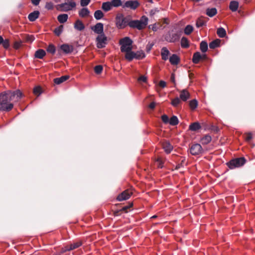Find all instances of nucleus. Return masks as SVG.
Listing matches in <instances>:
<instances>
[{
  "label": "nucleus",
  "instance_id": "nucleus-1",
  "mask_svg": "<svg viewBox=\"0 0 255 255\" xmlns=\"http://www.w3.org/2000/svg\"><path fill=\"white\" fill-rule=\"evenodd\" d=\"M181 33L182 30L174 26L164 35V38L168 42L175 43L179 40Z\"/></svg>",
  "mask_w": 255,
  "mask_h": 255
},
{
  "label": "nucleus",
  "instance_id": "nucleus-2",
  "mask_svg": "<svg viewBox=\"0 0 255 255\" xmlns=\"http://www.w3.org/2000/svg\"><path fill=\"white\" fill-rule=\"evenodd\" d=\"M13 107L5 92L0 94V111H9Z\"/></svg>",
  "mask_w": 255,
  "mask_h": 255
},
{
  "label": "nucleus",
  "instance_id": "nucleus-3",
  "mask_svg": "<svg viewBox=\"0 0 255 255\" xmlns=\"http://www.w3.org/2000/svg\"><path fill=\"white\" fill-rule=\"evenodd\" d=\"M148 21V18L146 16L143 15L139 20H130L129 26L131 28H136L138 30H142L147 26Z\"/></svg>",
  "mask_w": 255,
  "mask_h": 255
},
{
  "label": "nucleus",
  "instance_id": "nucleus-4",
  "mask_svg": "<svg viewBox=\"0 0 255 255\" xmlns=\"http://www.w3.org/2000/svg\"><path fill=\"white\" fill-rule=\"evenodd\" d=\"M246 162V159L245 158L242 157L231 160L229 162L227 163V165L230 169H233L243 166Z\"/></svg>",
  "mask_w": 255,
  "mask_h": 255
},
{
  "label": "nucleus",
  "instance_id": "nucleus-5",
  "mask_svg": "<svg viewBox=\"0 0 255 255\" xmlns=\"http://www.w3.org/2000/svg\"><path fill=\"white\" fill-rule=\"evenodd\" d=\"M132 40L128 37H125L121 39L120 41L121 51L126 52L132 50Z\"/></svg>",
  "mask_w": 255,
  "mask_h": 255
},
{
  "label": "nucleus",
  "instance_id": "nucleus-6",
  "mask_svg": "<svg viewBox=\"0 0 255 255\" xmlns=\"http://www.w3.org/2000/svg\"><path fill=\"white\" fill-rule=\"evenodd\" d=\"M130 21L129 17H125L123 14H119L116 17V25L119 28H124L127 25L129 26Z\"/></svg>",
  "mask_w": 255,
  "mask_h": 255
},
{
  "label": "nucleus",
  "instance_id": "nucleus-7",
  "mask_svg": "<svg viewBox=\"0 0 255 255\" xmlns=\"http://www.w3.org/2000/svg\"><path fill=\"white\" fill-rule=\"evenodd\" d=\"M5 93L10 102H17L23 96L22 92L19 90L14 91H8Z\"/></svg>",
  "mask_w": 255,
  "mask_h": 255
},
{
  "label": "nucleus",
  "instance_id": "nucleus-8",
  "mask_svg": "<svg viewBox=\"0 0 255 255\" xmlns=\"http://www.w3.org/2000/svg\"><path fill=\"white\" fill-rule=\"evenodd\" d=\"M108 38L105 33L98 35L96 38V45L98 48H104L107 44Z\"/></svg>",
  "mask_w": 255,
  "mask_h": 255
},
{
  "label": "nucleus",
  "instance_id": "nucleus-9",
  "mask_svg": "<svg viewBox=\"0 0 255 255\" xmlns=\"http://www.w3.org/2000/svg\"><path fill=\"white\" fill-rule=\"evenodd\" d=\"M139 5V2L137 0L124 1L123 8H128L131 10H135Z\"/></svg>",
  "mask_w": 255,
  "mask_h": 255
},
{
  "label": "nucleus",
  "instance_id": "nucleus-10",
  "mask_svg": "<svg viewBox=\"0 0 255 255\" xmlns=\"http://www.w3.org/2000/svg\"><path fill=\"white\" fill-rule=\"evenodd\" d=\"M76 4L74 1H70L69 2H64L59 4L57 5L58 9H60L62 11H68L76 7Z\"/></svg>",
  "mask_w": 255,
  "mask_h": 255
},
{
  "label": "nucleus",
  "instance_id": "nucleus-11",
  "mask_svg": "<svg viewBox=\"0 0 255 255\" xmlns=\"http://www.w3.org/2000/svg\"><path fill=\"white\" fill-rule=\"evenodd\" d=\"M91 29L95 33L98 35L104 33V24L102 23L98 22L95 25L91 26Z\"/></svg>",
  "mask_w": 255,
  "mask_h": 255
},
{
  "label": "nucleus",
  "instance_id": "nucleus-12",
  "mask_svg": "<svg viewBox=\"0 0 255 255\" xmlns=\"http://www.w3.org/2000/svg\"><path fill=\"white\" fill-rule=\"evenodd\" d=\"M202 147L200 144L195 143L193 144L190 147V153L192 155H198L202 152Z\"/></svg>",
  "mask_w": 255,
  "mask_h": 255
},
{
  "label": "nucleus",
  "instance_id": "nucleus-13",
  "mask_svg": "<svg viewBox=\"0 0 255 255\" xmlns=\"http://www.w3.org/2000/svg\"><path fill=\"white\" fill-rule=\"evenodd\" d=\"M61 49L65 53L69 54L73 51V47L67 44H63L61 45Z\"/></svg>",
  "mask_w": 255,
  "mask_h": 255
},
{
  "label": "nucleus",
  "instance_id": "nucleus-14",
  "mask_svg": "<svg viewBox=\"0 0 255 255\" xmlns=\"http://www.w3.org/2000/svg\"><path fill=\"white\" fill-rule=\"evenodd\" d=\"M130 196V194L128 191H125L119 195L117 199L119 201H122L129 199Z\"/></svg>",
  "mask_w": 255,
  "mask_h": 255
},
{
  "label": "nucleus",
  "instance_id": "nucleus-15",
  "mask_svg": "<svg viewBox=\"0 0 255 255\" xmlns=\"http://www.w3.org/2000/svg\"><path fill=\"white\" fill-rule=\"evenodd\" d=\"M190 98L189 93L186 90L184 89L180 91L179 99L183 101H186Z\"/></svg>",
  "mask_w": 255,
  "mask_h": 255
},
{
  "label": "nucleus",
  "instance_id": "nucleus-16",
  "mask_svg": "<svg viewBox=\"0 0 255 255\" xmlns=\"http://www.w3.org/2000/svg\"><path fill=\"white\" fill-rule=\"evenodd\" d=\"M39 11L35 10L30 13L28 16V18L30 21H34L39 16Z\"/></svg>",
  "mask_w": 255,
  "mask_h": 255
},
{
  "label": "nucleus",
  "instance_id": "nucleus-17",
  "mask_svg": "<svg viewBox=\"0 0 255 255\" xmlns=\"http://www.w3.org/2000/svg\"><path fill=\"white\" fill-rule=\"evenodd\" d=\"M74 26L75 29L79 31H82L85 29V27L82 21L79 19L76 21Z\"/></svg>",
  "mask_w": 255,
  "mask_h": 255
},
{
  "label": "nucleus",
  "instance_id": "nucleus-18",
  "mask_svg": "<svg viewBox=\"0 0 255 255\" xmlns=\"http://www.w3.org/2000/svg\"><path fill=\"white\" fill-rule=\"evenodd\" d=\"M202 59V56L199 52H196L194 53L192 58V61L195 64L199 63L200 60Z\"/></svg>",
  "mask_w": 255,
  "mask_h": 255
},
{
  "label": "nucleus",
  "instance_id": "nucleus-19",
  "mask_svg": "<svg viewBox=\"0 0 255 255\" xmlns=\"http://www.w3.org/2000/svg\"><path fill=\"white\" fill-rule=\"evenodd\" d=\"M102 9L105 12L111 10L112 9V6L110 1L103 2Z\"/></svg>",
  "mask_w": 255,
  "mask_h": 255
},
{
  "label": "nucleus",
  "instance_id": "nucleus-20",
  "mask_svg": "<svg viewBox=\"0 0 255 255\" xmlns=\"http://www.w3.org/2000/svg\"><path fill=\"white\" fill-rule=\"evenodd\" d=\"M69 78V76L64 75L59 78H56L54 79V83L56 84H60L63 82L66 81Z\"/></svg>",
  "mask_w": 255,
  "mask_h": 255
},
{
  "label": "nucleus",
  "instance_id": "nucleus-21",
  "mask_svg": "<svg viewBox=\"0 0 255 255\" xmlns=\"http://www.w3.org/2000/svg\"><path fill=\"white\" fill-rule=\"evenodd\" d=\"M163 148L167 153H169L172 150L173 146L168 141H166L163 143Z\"/></svg>",
  "mask_w": 255,
  "mask_h": 255
},
{
  "label": "nucleus",
  "instance_id": "nucleus-22",
  "mask_svg": "<svg viewBox=\"0 0 255 255\" xmlns=\"http://www.w3.org/2000/svg\"><path fill=\"white\" fill-rule=\"evenodd\" d=\"M169 51L167 49V48L165 47H163L161 49V55L162 56V59L164 60H166L168 58V55L169 54Z\"/></svg>",
  "mask_w": 255,
  "mask_h": 255
},
{
  "label": "nucleus",
  "instance_id": "nucleus-23",
  "mask_svg": "<svg viewBox=\"0 0 255 255\" xmlns=\"http://www.w3.org/2000/svg\"><path fill=\"white\" fill-rule=\"evenodd\" d=\"M169 61L172 65H177L179 62V58L176 54H173L170 57Z\"/></svg>",
  "mask_w": 255,
  "mask_h": 255
},
{
  "label": "nucleus",
  "instance_id": "nucleus-24",
  "mask_svg": "<svg viewBox=\"0 0 255 255\" xmlns=\"http://www.w3.org/2000/svg\"><path fill=\"white\" fill-rule=\"evenodd\" d=\"M45 55V51L43 49H39L35 51L34 56L37 58L42 59Z\"/></svg>",
  "mask_w": 255,
  "mask_h": 255
},
{
  "label": "nucleus",
  "instance_id": "nucleus-25",
  "mask_svg": "<svg viewBox=\"0 0 255 255\" xmlns=\"http://www.w3.org/2000/svg\"><path fill=\"white\" fill-rule=\"evenodd\" d=\"M239 7V2L236 0H232L230 2L229 8L232 11H236Z\"/></svg>",
  "mask_w": 255,
  "mask_h": 255
},
{
  "label": "nucleus",
  "instance_id": "nucleus-26",
  "mask_svg": "<svg viewBox=\"0 0 255 255\" xmlns=\"http://www.w3.org/2000/svg\"><path fill=\"white\" fill-rule=\"evenodd\" d=\"M125 58L128 60L130 61L135 57L134 52L132 51V50L130 51H127L126 52Z\"/></svg>",
  "mask_w": 255,
  "mask_h": 255
},
{
  "label": "nucleus",
  "instance_id": "nucleus-27",
  "mask_svg": "<svg viewBox=\"0 0 255 255\" xmlns=\"http://www.w3.org/2000/svg\"><path fill=\"white\" fill-rule=\"evenodd\" d=\"M217 34L220 38L225 37L227 35L226 31L223 27H219L217 29Z\"/></svg>",
  "mask_w": 255,
  "mask_h": 255
},
{
  "label": "nucleus",
  "instance_id": "nucleus-28",
  "mask_svg": "<svg viewBox=\"0 0 255 255\" xmlns=\"http://www.w3.org/2000/svg\"><path fill=\"white\" fill-rule=\"evenodd\" d=\"M112 8L113 7H118L120 6L123 7L124 1L122 0H111L110 1Z\"/></svg>",
  "mask_w": 255,
  "mask_h": 255
},
{
  "label": "nucleus",
  "instance_id": "nucleus-29",
  "mask_svg": "<svg viewBox=\"0 0 255 255\" xmlns=\"http://www.w3.org/2000/svg\"><path fill=\"white\" fill-rule=\"evenodd\" d=\"M90 13V11L88 8L83 7L79 11V14L81 17H84L87 16Z\"/></svg>",
  "mask_w": 255,
  "mask_h": 255
},
{
  "label": "nucleus",
  "instance_id": "nucleus-30",
  "mask_svg": "<svg viewBox=\"0 0 255 255\" xmlns=\"http://www.w3.org/2000/svg\"><path fill=\"white\" fill-rule=\"evenodd\" d=\"M217 12V9L215 7H212V8H208L207 9H206V14L212 17L213 16H214Z\"/></svg>",
  "mask_w": 255,
  "mask_h": 255
},
{
  "label": "nucleus",
  "instance_id": "nucleus-31",
  "mask_svg": "<svg viewBox=\"0 0 255 255\" xmlns=\"http://www.w3.org/2000/svg\"><path fill=\"white\" fill-rule=\"evenodd\" d=\"M68 18V15L67 14H59L57 17V19L58 21L61 23H63L67 21Z\"/></svg>",
  "mask_w": 255,
  "mask_h": 255
},
{
  "label": "nucleus",
  "instance_id": "nucleus-32",
  "mask_svg": "<svg viewBox=\"0 0 255 255\" xmlns=\"http://www.w3.org/2000/svg\"><path fill=\"white\" fill-rule=\"evenodd\" d=\"M221 40L219 39H216L209 43V47L211 49H215L220 46Z\"/></svg>",
  "mask_w": 255,
  "mask_h": 255
},
{
  "label": "nucleus",
  "instance_id": "nucleus-33",
  "mask_svg": "<svg viewBox=\"0 0 255 255\" xmlns=\"http://www.w3.org/2000/svg\"><path fill=\"white\" fill-rule=\"evenodd\" d=\"M200 128L201 126L198 122L193 123L191 124L189 126V129L192 131H196Z\"/></svg>",
  "mask_w": 255,
  "mask_h": 255
},
{
  "label": "nucleus",
  "instance_id": "nucleus-34",
  "mask_svg": "<svg viewBox=\"0 0 255 255\" xmlns=\"http://www.w3.org/2000/svg\"><path fill=\"white\" fill-rule=\"evenodd\" d=\"M104 15V13L101 10H96L94 14V17L97 20H100L102 19Z\"/></svg>",
  "mask_w": 255,
  "mask_h": 255
},
{
  "label": "nucleus",
  "instance_id": "nucleus-35",
  "mask_svg": "<svg viewBox=\"0 0 255 255\" xmlns=\"http://www.w3.org/2000/svg\"><path fill=\"white\" fill-rule=\"evenodd\" d=\"M82 245V243L81 241H77L76 242H74L69 245L70 250H71L72 251V250H75L76 249H77L79 247H80V246H81Z\"/></svg>",
  "mask_w": 255,
  "mask_h": 255
},
{
  "label": "nucleus",
  "instance_id": "nucleus-36",
  "mask_svg": "<svg viewBox=\"0 0 255 255\" xmlns=\"http://www.w3.org/2000/svg\"><path fill=\"white\" fill-rule=\"evenodd\" d=\"M200 48L201 51L205 53L208 50V43L205 41H202L200 43Z\"/></svg>",
  "mask_w": 255,
  "mask_h": 255
},
{
  "label": "nucleus",
  "instance_id": "nucleus-37",
  "mask_svg": "<svg viewBox=\"0 0 255 255\" xmlns=\"http://www.w3.org/2000/svg\"><path fill=\"white\" fill-rule=\"evenodd\" d=\"M181 46L183 48H188L189 46V41L186 37H182L181 39Z\"/></svg>",
  "mask_w": 255,
  "mask_h": 255
},
{
  "label": "nucleus",
  "instance_id": "nucleus-38",
  "mask_svg": "<svg viewBox=\"0 0 255 255\" xmlns=\"http://www.w3.org/2000/svg\"><path fill=\"white\" fill-rule=\"evenodd\" d=\"M134 58L136 59H141L145 57V55L142 51H138L136 52H134Z\"/></svg>",
  "mask_w": 255,
  "mask_h": 255
},
{
  "label": "nucleus",
  "instance_id": "nucleus-39",
  "mask_svg": "<svg viewBox=\"0 0 255 255\" xmlns=\"http://www.w3.org/2000/svg\"><path fill=\"white\" fill-rule=\"evenodd\" d=\"M211 140V137L209 135H205L201 138V142L203 144H207Z\"/></svg>",
  "mask_w": 255,
  "mask_h": 255
},
{
  "label": "nucleus",
  "instance_id": "nucleus-40",
  "mask_svg": "<svg viewBox=\"0 0 255 255\" xmlns=\"http://www.w3.org/2000/svg\"><path fill=\"white\" fill-rule=\"evenodd\" d=\"M179 123L177 117L175 116H173L169 120V123L172 126L177 125Z\"/></svg>",
  "mask_w": 255,
  "mask_h": 255
},
{
  "label": "nucleus",
  "instance_id": "nucleus-41",
  "mask_svg": "<svg viewBox=\"0 0 255 255\" xmlns=\"http://www.w3.org/2000/svg\"><path fill=\"white\" fill-rule=\"evenodd\" d=\"M193 30V27L191 25H187L184 28V33L186 35H189Z\"/></svg>",
  "mask_w": 255,
  "mask_h": 255
},
{
  "label": "nucleus",
  "instance_id": "nucleus-42",
  "mask_svg": "<svg viewBox=\"0 0 255 255\" xmlns=\"http://www.w3.org/2000/svg\"><path fill=\"white\" fill-rule=\"evenodd\" d=\"M63 30V26L62 25H60L54 29V32L56 35L59 36L62 33Z\"/></svg>",
  "mask_w": 255,
  "mask_h": 255
},
{
  "label": "nucleus",
  "instance_id": "nucleus-43",
  "mask_svg": "<svg viewBox=\"0 0 255 255\" xmlns=\"http://www.w3.org/2000/svg\"><path fill=\"white\" fill-rule=\"evenodd\" d=\"M161 27V25L159 23H154L153 24H150L148 26L149 29H151L153 31H156L159 28Z\"/></svg>",
  "mask_w": 255,
  "mask_h": 255
},
{
  "label": "nucleus",
  "instance_id": "nucleus-44",
  "mask_svg": "<svg viewBox=\"0 0 255 255\" xmlns=\"http://www.w3.org/2000/svg\"><path fill=\"white\" fill-rule=\"evenodd\" d=\"M180 103L181 100L179 98L176 97L175 99L172 100L171 104L173 107H177Z\"/></svg>",
  "mask_w": 255,
  "mask_h": 255
},
{
  "label": "nucleus",
  "instance_id": "nucleus-45",
  "mask_svg": "<svg viewBox=\"0 0 255 255\" xmlns=\"http://www.w3.org/2000/svg\"><path fill=\"white\" fill-rule=\"evenodd\" d=\"M189 105L192 110H194L198 106V102L196 99H193L190 101Z\"/></svg>",
  "mask_w": 255,
  "mask_h": 255
},
{
  "label": "nucleus",
  "instance_id": "nucleus-46",
  "mask_svg": "<svg viewBox=\"0 0 255 255\" xmlns=\"http://www.w3.org/2000/svg\"><path fill=\"white\" fill-rule=\"evenodd\" d=\"M206 21L203 20L202 18H199L196 21V25L197 27L199 28L205 25Z\"/></svg>",
  "mask_w": 255,
  "mask_h": 255
},
{
  "label": "nucleus",
  "instance_id": "nucleus-47",
  "mask_svg": "<svg viewBox=\"0 0 255 255\" xmlns=\"http://www.w3.org/2000/svg\"><path fill=\"white\" fill-rule=\"evenodd\" d=\"M47 51L52 54H54L56 51L55 46L53 44H50L47 48Z\"/></svg>",
  "mask_w": 255,
  "mask_h": 255
},
{
  "label": "nucleus",
  "instance_id": "nucleus-48",
  "mask_svg": "<svg viewBox=\"0 0 255 255\" xmlns=\"http://www.w3.org/2000/svg\"><path fill=\"white\" fill-rule=\"evenodd\" d=\"M103 69V68L102 65H98L95 67L94 70L95 73L98 74L102 72Z\"/></svg>",
  "mask_w": 255,
  "mask_h": 255
},
{
  "label": "nucleus",
  "instance_id": "nucleus-49",
  "mask_svg": "<svg viewBox=\"0 0 255 255\" xmlns=\"http://www.w3.org/2000/svg\"><path fill=\"white\" fill-rule=\"evenodd\" d=\"M1 44L4 48L7 49L10 45L9 40L7 39H3V42L1 43Z\"/></svg>",
  "mask_w": 255,
  "mask_h": 255
},
{
  "label": "nucleus",
  "instance_id": "nucleus-50",
  "mask_svg": "<svg viewBox=\"0 0 255 255\" xmlns=\"http://www.w3.org/2000/svg\"><path fill=\"white\" fill-rule=\"evenodd\" d=\"M35 39L33 35H27L25 36V40L27 42H32Z\"/></svg>",
  "mask_w": 255,
  "mask_h": 255
},
{
  "label": "nucleus",
  "instance_id": "nucleus-51",
  "mask_svg": "<svg viewBox=\"0 0 255 255\" xmlns=\"http://www.w3.org/2000/svg\"><path fill=\"white\" fill-rule=\"evenodd\" d=\"M91 0H80V4L82 6L84 7L88 5Z\"/></svg>",
  "mask_w": 255,
  "mask_h": 255
},
{
  "label": "nucleus",
  "instance_id": "nucleus-52",
  "mask_svg": "<svg viewBox=\"0 0 255 255\" xmlns=\"http://www.w3.org/2000/svg\"><path fill=\"white\" fill-rule=\"evenodd\" d=\"M33 93L37 95V96H39L41 93V89L40 87H35L33 90Z\"/></svg>",
  "mask_w": 255,
  "mask_h": 255
},
{
  "label": "nucleus",
  "instance_id": "nucleus-53",
  "mask_svg": "<svg viewBox=\"0 0 255 255\" xmlns=\"http://www.w3.org/2000/svg\"><path fill=\"white\" fill-rule=\"evenodd\" d=\"M161 119L164 123H169V119L168 117L166 115H163V116H162Z\"/></svg>",
  "mask_w": 255,
  "mask_h": 255
},
{
  "label": "nucleus",
  "instance_id": "nucleus-54",
  "mask_svg": "<svg viewBox=\"0 0 255 255\" xmlns=\"http://www.w3.org/2000/svg\"><path fill=\"white\" fill-rule=\"evenodd\" d=\"M45 8L47 9L50 10L53 8V4L51 2H46Z\"/></svg>",
  "mask_w": 255,
  "mask_h": 255
},
{
  "label": "nucleus",
  "instance_id": "nucleus-55",
  "mask_svg": "<svg viewBox=\"0 0 255 255\" xmlns=\"http://www.w3.org/2000/svg\"><path fill=\"white\" fill-rule=\"evenodd\" d=\"M138 81L139 82H146L147 81V77L145 76H140L138 79Z\"/></svg>",
  "mask_w": 255,
  "mask_h": 255
},
{
  "label": "nucleus",
  "instance_id": "nucleus-56",
  "mask_svg": "<svg viewBox=\"0 0 255 255\" xmlns=\"http://www.w3.org/2000/svg\"><path fill=\"white\" fill-rule=\"evenodd\" d=\"M21 42L20 41H15L14 43V48L16 49H18L21 46Z\"/></svg>",
  "mask_w": 255,
  "mask_h": 255
},
{
  "label": "nucleus",
  "instance_id": "nucleus-57",
  "mask_svg": "<svg viewBox=\"0 0 255 255\" xmlns=\"http://www.w3.org/2000/svg\"><path fill=\"white\" fill-rule=\"evenodd\" d=\"M153 46V43H148L146 46V50L147 52H149Z\"/></svg>",
  "mask_w": 255,
  "mask_h": 255
},
{
  "label": "nucleus",
  "instance_id": "nucleus-58",
  "mask_svg": "<svg viewBox=\"0 0 255 255\" xmlns=\"http://www.w3.org/2000/svg\"><path fill=\"white\" fill-rule=\"evenodd\" d=\"M159 11V9L157 8H155L154 9H152L150 10V14L151 15H153L155 14L156 12Z\"/></svg>",
  "mask_w": 255,
  "mask_h": 255
},
{
  "label": "nucleus",
  "instance_id": "nucleus-59",
  "mask_svg": "<svg viewBox=\"0 0 255 255\" xmlns=\"http://www.w3.org/2000/svg\"><path fill=\"white\" fill-rule=\"evenodd\" d=\"M185 160V158L183 159L182 160V161H181V163H180L179 164H178L176 166V167L175 169H179L180 168H181V167H183V163H184V162Z\"/></svg>",
  "mask_w": 255,
  "mask_h": 255
},
{
  "label": "nucleus",
  "instance_id": "nucleus-60",
  "mask_svg": "<svg viewBox=\"0 0 255 255\" xmlns=\"http://www.w3.org/2000/svg\"><path fill=\"white\" fill-rule=\"evenodd\" d=\"M253 138L252 134L251 133H248L246 137V140L247 141H250Z\"/></svg>",
  "mask_w": 255,
  "mask_h": 255
},
{
  "label": "nucleus",
  "instance_id": "nucleus-61",
  "mask_svg": "<svg viewBox=\"0 0 255 255\" xmlns=\"http://www.w3.org/2000/svg\"><path fill=\"white\" fill-rule=\"evenodd\" d=\"M166 82H165V81H164L161 80V81H160L159 82V86L160 87L162 88H163L165 87H166Z\"/></svg>",
  "mask_w": 255,
  "mask_h": 255
},
{
  "label": "nucleus",
  "instance_id": "nucleus-62",
  "mask_svg": "<svg viewBox=\"0 0 255 255\" xmlns=\"http://www.w3.org/2000/svg\"><path fill=\"white\" fill-rule=\"evenodd\" d=\"M170 81L174 84L175 83V75L174 73H172V74L171 75Z\"/></svg>",
  "mask_w": 255,
  "mask_h": 255
},
{
  "label": "nucleus",
  "instance_id": "nucleus-63",
  "mask_svg": "<svg viewBox=\"0 0 255 255\" xmlns=\"http://www.w3.org/2000/svg\"><path fill=\"white\" fill-rule=\"evenodd\" d=\"M31 0L32 3H33V4H34V5H37L39 4L41 0Z\"/></svg>",
  "mask_w": 255,
  "mask_h": 255
},
{
  "label": "nucleus",
  "instance_id": "nucleus-64",
  "mask_svg": "<svg viewBox=\"0 0 255 255\" xmlns=\"http://www.w3.org/2000/svg\"><path fill=\"white\" fill-rule=\"evenodd\" d=\"M155 105L156 103L155 102H152L150 104L149 107L151 109H154Z\"/></svg>",
  "mask_w": 255,
  "mask_h": 255
}]
</instances>
